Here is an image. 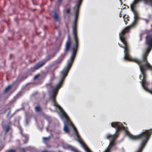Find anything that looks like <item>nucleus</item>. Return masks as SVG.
Segmentation results:
<instances>
[{"label": "nucleus", "instance_id": "f257e3e1", "mask_svg": "<svg viewBox=\"0 0 152 152\" xmlns=\"http://www.w3.org/2000/svg\"><path fill=\"white\" fill-rule=\"evenodd\" d=\"M152 27V25H151ZM146 34L145 43L147 46L145 52L142 56L141 60L132 58L130 54V50L128 46L126 38L124 35L126 44L124 47H121L119 43V46L124 49V59L126 61L135 62L139 65L140 71L143 75V79L140 82L143 88L146 91L152 94V66L148 62L147 57L152 49V29L150 30L145 29L142 31L139 35L140 41L142 40V36Z\"/></svg>", "mask_w": 152, "mask_h": 152}, {"label": "nucleus", "instance_id": "f03ea898", "mask_svg": "<svg viewBox=\"0 0 152 152\" xmlns=\"http://www.w3.org/2000/svg\"><path fill=\"white\" fill-rule=\"evenodd\" d=\"M111 126L113 127L116 129L115 133L119 132L121 130H124L125 131L126 134L131 139L134 140H140L141 141L140 147L136 152H142L152 133V129H150L145 130L138 135H134L131 134L128 131L126 130L123 125L120 122H113L111 123Z\"/></svg>", "mask_w": 152, "mask_h": 152}, {"label": "nucleus", "instance_id": "7ed1b4c3", "mask_svg": "<svg viewBox=\"0 0 152 152\" xmlns=\"http://www.w3.org/2000/svg\"><path fill=\"white\" fill-rule=\"evenodd\" d=\"M71 66L67 65L66 67L61 72V79L59 83L56 86L55 88L53 89L52 94L51 97V99L53 103V105L59 109L60 111L61 112L63 116L65 118H68V117L62 108L58 104L56 100V97L58 90L61 87L65 78L67 76Z\"/></svg>", "mask_w": 152, "mask_h": 152}, {"label": "nucleus", "instance_id": "20e7f679", "mask_svg": "<svg viewBox=\"0 0 152 152\" xmlns=\"http://www.w3.org/2000/svg\"><path fill=\"white\" fill-rule=\"evenodd\" d=\"M73 33L75 43L72 48V54L70 58L68 61L67 65L72 66L76 57L79 47V39L77 34V23H74L72 26Z\"/></svg>", "mask_w": 152, "mask_h": 152}, {"label": "nucleus", "instance_id": "39448f33", "mask_svg": "<svg viewBox=\"0 0 152 152\" xmlns=\"http://www.w3.org/2000/svg\"><path fill=\"white\" fill-rule=\"evenodd\" d=\"M134 14V20L132 23L129 26H128L123 29L121 33L119 34V38L120 40L124 45L126 46L125 39L124 36L126 34L129 32L130 30L134 27L137 24L138 20L140 19L139 13L137 10L132 11ZM125 51L126 50V47L125 48Z\"/></svg>", "mask_w": 152, "mask_h": 152}, {"label": "nucleus", "instance_id": "423d86ee", "mask_svg": "<svg viewBox=\"0 0 152 152\" xmlns=\"http://www.w3.org/2000/svg\"><path fill=\"white\" fill-rule=\"evenodd\" d=\"M72 41L71 37L69 34L68 35L67 39L65 44L64 53L62 54L54 62L55 64H60L61 63L66 56L70 51L71 48Z\"/></svg>", "mask_w": 152, "mask_h": 152}, {"label": "nucleus", "instance_id": "0eeeda50", "mask_svg": "<svg viewBox=\"0 0 152 152\" xmlns=\"http://www.w3.org/2000/svg\"><path fill=\"white\" fill-rule=\"evenodd\" d=\"M145 0H134L130 5V8L132 11L137 10L136 9L137 4L141 1H143L145 3Z\"/></svg>", "mask_w": 152, "mask_h": 152}, {"label": "nucleus", "instance_id": "6e6552de", "mask_svg": "<svg viewBox=\"0 0 152 152\" xmlns=\"http://www.w3.org/2000/svg\"><path fill=\"white\" fill-rule=\"evenodd\" d=\"M76 135L77 137V141L79 142L80 143L83 147L85 150L87 152V151L88 150H90L85 145L83 142L82 141V139L80 137V135H79L78 133H77L76 134Z\"/></svg>", "mask_w": 152, "mask_h": 152}, {"label": "nucleus", "instance_id": "1a4fd4ad", "mask_svg": "<svg viewBox=\"0 0 152 152\" xmlns=\"http://www.w3.org/2000/svg\"><path fill=\"white\" fill-rule=\"evenodd\" d=\"M40 63V62H39L35 65L34 67H31L30 69V71L34 72L43 66L44 64H41Z\"/></svg>", "mask_w": 152, "mask_h": 152}, {"label": "nucleus", "instance_id": "9d476101", "mask_svg": "<svg viewBox=\"0 0 152 152\" xmlns=\"http://www.w3.org/2000/svg\"><path fill=\"white\" fill-rule=\"evenodd\" d=\"M67 120V123L66 124H65L64 125V130L66 133H69L70 132V130L69 128L68 127V126L71 127L70 126H69L68 125V123L69 122V120L68 117V118H65Z\"/></svg>", "mask_w": 152, "mask_h": 152}, {"label": "nucleus", "instance_id": "9b49d317", "mask_svg": "<svg viewBox=\"0 0 152 152\" xmlns=\"http://www.w3.org/2000/svg\"><path fill=\"white\" fill-rule=\"evenodd\" d=\"M118 137L117 134H116L115 133L113 135L108 134L107 135L106 139H109L110 138L112 140H115L116 138Z\"/></svg>", "mask_w": 152, "mask_h": 152}, {"label": "nucleus", "instance_id": "f8f14e48", "mask_svg": "<svg viewBox=\"0 0 152 152\" xmlns=\"http://www.w3.org/2000/svg\"><path fill=\"white\" fill-rule=\"evenodd\" d=\"M82 0H78L77 1V4L74 7L75 10H79L81 4Z\"/></svg>", "mask_w": 152, "mask_h": 152}, {"label": "nucleus", "instance_id": "ddd939ff", "mask_svg": "<svg viewBox=\"0 0 152 152\" xmlns=\"http://www.w3.org/2000/svg\"><path fill=\"white\" fill-rule=\"evenodd\" d=\"M16 82H17V80H16L15 82H14V83H13V84H12V85H9L8 86L5 88V89H4V92L5 93H6L8 92L11 89L13 84L14 83H15Z\"/></svg>", "mask_w": 152, "mask_h": 152}, {"label": "nucleus", "instance_id": "4468645a", "mask_svg": "<svg viewBox=\"0 0 152 152\" xmlns=\"http://www.w3.org/2000/svg\"><path fill=\"white\" fill-rule=\"evenodd\" d=\"M68 125L70 126L71 127H72L75 133V134H76L77 133H78V132L74 125L72 123L71 121L70 120H69V122Z\"/></svg>", "mask_w": 152, "mask_h": 152}, {"label": "nucleus", "instance_id": "2eb2a0df", "mask_svg": "<svg viewBox=\"0 0 152 152\" xmlns=\"http://www.w3.org/2000/svg\"><path fill=\"white\" fill-rule=\"evenodd\" d=\"M115 140H112L110 142L109 145L107 147H109V148H110V150L115 145Z\"/></svg>", "mask_w": 152, "mask_h": 152}, {"label": "nucleus", "instance_id": "dca6fc26", "mask_svg": "<svg viewBox=\"0 0 152 152\" xmlns=\"http://www.w3.org/2000/svg\"><path fill=\"white\" fill-rule=\"evenodd\" d=\"M69 148L71 151L74 152H80L76 148L74 147H72L71 146H68Z\"/></svg>", "mask_w": 152, "mask_h": 152}, {"label": "nucleus", "instance_id": "f3484780", "mask_svg": "<svg viewBox=\"0 0 152 152\" xmlns=\"http://www.w3.org/2000/svg\"><path fill=\"white\" fill-rule=\"evenodd\" d=\"M50 59H51L50 57H48L47 58H46L45 60H43L42 61H39V62H41V63H40L41 64H43V66H44L45 64V63H46V62L47 61H49Z\"/></svg>", "mask_w": 152, "mask_h": 152}, {"label": "nucleus", "instance_id": "a211bd4d", "mask_svg": "<svg viewBox=\"0 0 152 152\" xmlns=\"http://www.w3.org/2000/svg\"><path fill=\"white\" fill-rule=\"evenodd\" d=\"M53 18L56 21H59L58 18L59 17L58 14L56 12H54V15L53 16Z\"/></svg>", "mask_w": 152, "mask_h": 152}, {"label": "nucleus", "instance_id": "6ab92c4d", "mask_svg": "<svg viewBox=\"0 0 152 152\" xmlns=\"http://www.w3.org/2000/svg\"><path fill=\"white\" fill-rule=\"evenodd\" d=\"M145 3L151 5L152 7V0H145Z\"/></svg>", "mask_w": 152, "mask_h": 152}, {"label": "nucleus", "instance_id": "aec40b11", "mask_svg": "<svg viewBox=\"0 0 152 152\" xmlns=\"http://www.w3.org/2000/svg\"><path fill=\"white\" fill-rule=\"evenodd\" d=\"M35 110L36 111L40 112L42 110V108L39 106H37L35 107Z\"/></svg>", "mask_w": 152, "mask_h": 152}, {"label": "nucleus", "instance_id": "412c9836", "mask_svg": "<svg viewBox=\"0 0 152 152\" xmlns=\"http://www.w3.org/2000/svg\"><path fill=\"white\" fill-rule=\"evenodd\" d=\"M50 138V137L49 136L47 137H43V141L45 143H47L48 142L47 141Z\"/></svg>", "mask_w": 152, "mask_h": 152}, {"label": "nucleus", "instance_id": "4be33fe9", "mask_svg": "<svg viewBox=\"0 0 152 152\" xmlns=\"http://www.w3.org/2000/svg\"><path fill=\"white\" fill-rule=\"evenodd\" d=\"M87 152H92L90 150H88ZM103 152H111V150L109 148V147H107L106 149Z\"/></svg>", "mask_w": 152, "mask_h": 152}, {"label": "nucleus", "instance_id": "5701e85b", "mask_svg": "<svg viewBox=\"0 0 152 152\" xmlns=\"http://www.w3.org/2000/svg\"><path fill=\"white\" fill-rule=\"evenodd\" d=\"M4 128L5 129V132L7 133L9 131L10 127L9 125H7L5 126Z\"/></svg>", "mask_w": 152, "mask_h": 152}, {"label": "nucleus", "instance_id": "b1692460", "mask_svg": "<svg viewBox=\"0 0 152 152\" xmlns=\"http://www.w3.org/2000/svg\"><path fill=\"white\" fill-rule=\"evenodd\" d=\"M125 16H123V18H124V21L125 22V24L126 25L127 23V21H129V19L128 17H126L125 18H124V17Z\"/></svg>", "mask_w": 152, "mask_h": 152}, {"label": "nucleus", "instance_id": "393cba45", "mask_svg": "<svg viewBox=\"0 0 152 152\" xmlns=\"http://www.w3.org/2000/svg\"><path fill=\"white\" fill-rule=\"evenodd\" d=\"M75 18H78V14L79 12V10H75Z\"/></svg>", "mask_w": 152, "mask_h": 152}, {"label": "nucleus", "instance_id": "a878e982", "mask_svg": "<svg viewBox=\"0 0 152 152\" xmlns=\"http://www.w3.org/2000/svg\"><path fill=\"white\" fill-rule=\"evenodd\" d=\"M40 75L39 74H37L34 77V80H36L40 76Z\"/></svg>", "mask_w": 152, "mask_h": 152}, {"label": "nucleus", "instance_id": "bb28decb", "mask_svg": "<svg viewBox=\"0 0 152 152\" xmlns=\"http://www.w3.org/2000/svg\"><path fill=\"white\" fill-rule=\"evenodd\" d=\"M143 20L146 22L147 24L148 23L149 21V20L147 19H144Z\"/></svg>", "mask_w": 152, "mask_h": 152}, {"label": "nucleus", "instance_id": "cd10ccee", "mask_svg": "<svg viewBox=\"0 0 152 152\" xmlns=\"http://www.w3.org/2000/svg\"><path fill=\"white\" fill-rule=\"evenodd\" d=\"M8 152H16L15 150L14 149H11Z\"/></svg>", "mask_w": 152, "mask_h": 152}, {"label": "nucleus", "instance_id": "c85d7f7f", "mask_svg": "<svg viewBox=\"0 0 152 152\" xmlns=\"http://www.w3.org/2000/svg\"><path fill=\"white\" fill-rule=\"evenodd\" d=\"M70 9L69 8H68L66 10V12L67 13H69L70 12Z\"/></svg>", "mask_w": 152, "mask_h": 152}, {"label": "nucleus", "instance_id": "c756f323", "mask_svg": "<svg viewBox=\"0 0 152 152\" xmlns=\"http://www.w3.org/2000/svg\"><path fill=\"white\" fill-rule=\"evenodd\" d=\"M77 18H75V20H74V23H77Z\"/></svg>", "mask_w": 152, "mask_h": 152}, {"label": "nucleus", "instance_id": "7c9ffc66", "mask_svg": "<svg viewBox=\"0 0 152 152\" xmlns=\"http://www.w3.org/2000/svg\"><path fill=\"white\" fill-rule=\"evenodd\" d=\"M62 1V0H58L57 3H60Z\"/></svg>", "mask_w": 152, "mask_h": 152}, {"label": "nucleus", "instance_id": "2f4dec72", "mask_svg": "<svg viewBox=\"0 0 152 152\" xmlns=\"http://www.w3.org/2000/svg\"><path fill=\"white\" fill-rule=\"evenodd\" d=\"M10 113H11V111H10L7 115V117H8L9 116V115L10 114Z\"/></svg>", "mask_w": 152, "mask_h": 152}, {"label": "nucleus", "instance_id": "473e14b6", "mask_svg": "<svg viewBox=\"0 0 152 152\" xmlns=\"http://www.w3.org/2000/svg\"><path fill=\"white\" fill-rule=\"evenodd\" d=\"M22 150L23 152H26L24 148H22Z\"/></svg>", "mask_w": 152, "mask_h": 152}, {"label": "nucleus", "instance_id": "72a5a7b5", "mask_svg": "<svg viewBox=\"0 0 152 152\" xmlns=\"http://www.w3.org/2000/svg\"><path fill=\"white\" fill-rule=\"evenodd\" d=\"M42 152H48V151H46L44 150V151H42Z\"/></svg>", "mask_w": 152, "mask_h": 152}, {"label": "nucleus", "instance_id": "f704fd0d", "mask_svg": "<svg viewBox=\"0 0 152 152\" xmlns=\"http://www.w3.org/2000/svg\"><path fill=\"white\" fill-rule=\"evenodd\" d=\"M119 16L120 18L121 17H122V15H121V14H120V15H119Z\"/></svg>", "mask_w": 152, "mask_h": 152}, {"label": "nucleus", "instance_id": "c9c22d12", "mask_svg": "<svg viewBox=\"0 0 152 152\" xmlns=\"http://www.w3.org/2000/svg\"><path fill=\"white\" fill-rule=\"evenodd\" d=\"M12 116H13V115H11V117H10V119H11V118H12Z\"/></svg>", "mask_w": 152, "mask_h": 152}, {"label": "nucleus", "instance_id": "e433bc0d", "mask_svg": "<svg viewBox=\"0 0 152 152\" xmlns=\"http://www.w3.org/2000/svg\"><path fill=\"white\" fill-rule=\"evenodd\" d=\"M141 76L140 75V77H139L140 78H141Z\"/></svg>", "mask_w": 152, "mask_h": 152}, {"label": "nucleus", "instance_id": "4c0bfd02", "mask_svg": "<svg viewBox=\"0 0 152 152\" xmlns=\"http://www.w3.org/2000/svg\"><path fill=\"white\" fill-rule=\"evenodd\" d=\"M58 67H56L54 69V70H55L56 69V68H57Z\"/></svg>", "mask_w": 152, "mask_h": 152}]
</instances>
